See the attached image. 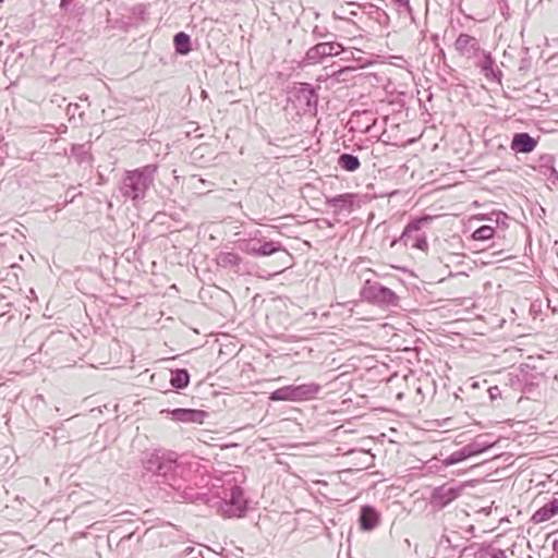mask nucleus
<instances>
[{
    "instance_id": "nucleus-1",
    "label": "nucleus",
    "mask_w": 558,
    "mask_h": 558,
    "mask_svg": "<svg viewBox=\"0 0 558 558\" xmlns=\"http://www.w3.org/2000/svg\"><path fill=\"white\" fill-rule=\"evenodd\" d=\"M142 465L146 472L161 478V482L172 489H181L182 464L177 452L165 449L146 450L143 452Z\"/></svg>"
},
{
    "instance_id": "nucleus-2",
    "label": "nucleus",
    "mask_w": 558,
    "mask_h": 558,
    "mask_svg": "<svg viewBox=\"0 0 558 558\" xmlns=\"http://www.w3.org/2000/svg\"><path fill=\"white\" fill-rule=\"evenodd\" d=\"M157 169L156 165H146L125 171L119 184L121 195L133 203L144 199L147 191L154 185Z\"/></svg>"
},
{
    "instance_id": "nucleus-3",
    "label": "nucleus",
    "mask_w": 558,
    "mask_h": 558,
    "mask_svg": "<svg viewBox=\"0 0 558 558\" xmlns=\"http://www.w3.org/2000/svg\"><path fill=\"white\" fill-rule=\"evenodd\" d=\"M432 220L433 217L429 215H424L412 219L404 227L399 241L402 242L405 246L410 245L413 248L426 252L428 250V243L426 234L422 232V228L428 225ZM397 242L398 240H393L391 242V246H393Z\"/></svg>"
},
{
    "instance_id": "nucleus-4",
    "label": "nucleus",
    "mask_w": 558,
    "mask_h": 558,
    "mask_svg": "<svg viewBox=\"0 0 558 558\" xmlns=\"http://www.w3.org/2000/svg\"><path fill=\"white\" fill-rule=\"evenodd\" d=\"M360 294L364 301L380 307L398 306L399 304V296L396 292L377 281L366 280Z\"/></svg>"
},
{
    "instance_id": "nucleus-5",
    "label": "nucleus",
    "mask_w": 558,
    "mask_h": 558,
    "mask_svg": "<svg viewBox=\"0 0 558 558\" xmlns=\"http://www.w3.org/2000/svg\"><path fill=\"white\" fill-rule=\"evenodd\" d=\"M345 50L341 43L336 40H323L310 47L301 63L304 66L323 63L328 57H336Z\"/></svg>"
},
{
    "instance_id": "nucleus-6",
    "label": "nucleus",
    "mask_w": 558,
    "mask_h": 558,
    "mask_svg": "<svg viewBox=\"0 0 558 558\" xmlns=\"http://www.w3.org/2000/svg\"><path fill=\"white\" fill-rule=\"evenodd\" d=\"M469 485V482L458 483L450 481L444 485L437 486L432 490L429 504L433 508L444 509L459 498L462 490Z\"/></svg>"
},
{
    "instance_id": "nucleus-7",
    "label": "nucleus",
    "mask_w": 558,
    "mask_h": 558,
    "mask_svg": "<svg viewBox=\"0 0 558 558\" xmlns=\"http://www.w3.org/2000/svg\"><path fill=\"white\" fill-rule=\"evenodd\" d=\"M247 510V499L244 490L238 485L230 488L228 498L220 502V511L227 518H241L245 515Z\"/></svg>"
},
{
    "instance_id": "nucleus-8",
    "label": "nucleus",
    "mask_w": 558,
    "mask_h": 558,
    "mask_svg": "<svg viewBox=\"0 0 558 558\" xmlns=\"http://www.w3.org/2000/svg\"><path fill=\"white\" fill-rule=\"evenodd\" d=\"M238 247L243 253L256 256H270L278 252H283L287 256L289 253L281 245L280 242L275 241H262L259 239H247L238 242Z\"/></svg>"
},
{
    "instance_id": "nucleus-9",
    "label": "nucleus",
    "mask_w": 558,
    "mask_h": 558,
    "mask_svg": "<svg viewBox=\"0 0 558 558\" xmlns=\"http://www.w3.org/2000/svg\"><path fill=\"white\" fill-rule=\"evenodd\" d=\"M318 87H314L310 83L301 82L295 83L293 86L291 94L294 97V100L296 101L298 106L304 111V112H315L317 110L318 105Z\"/></svg>"
},
{
    "instance_id": "nucleus-10",
    "label": "nucleus",
    "mask_w": 558,
    "mask_h": 558,
    "mask_svg": "<svg viewBox=\"0 0 558 558\" xmlns=\"http://www.w3.org/2000/svg\"><path fill=\"white\" fill-rule=\"evenodd\" d=\"M160 413H166L173 422L184 424H203L208 417V412L199 409H165Z\"/></svg>"
},
{
    "instance_id": "nucleus-11",
    "label": "nucleus",
    "mask_w": 558,
    "mask_h": 558,
    "mask_svg": "<svg viewBox=\"0 0 558 558\" xmlns=\"http://www.w3.org/2000/svg\"><path fill=\"white\" fill-rule=\"evenodd\" d=\"M326 205L333 209L335 215L351 214L360 207V196L355 193H343L326 198Z\"/></svg>"
},
{
    "instance_id": "nucleus-12",
    "label": "nucleus",
    "mask_w": 558,
    "mask_h": 558,
    "mask_svg": "<svg viewBox=\"0 0 558 558\" xmlns=\"http://www.w3.org/2000/svg\"><path fill=\"white\" fill-rule=\"evenodd\" d=\"M454 49L463 57L473 59L480 57L484 51L481 48L480 41L469 34H460L454 41Z\"/></svg>"
},
{
    "instance_id": "nucleus-13",
    "label": "nucleus",
    "mask_w": 558,
    "mask_h": 558,
    "mask_svg": "<svg viewBox=\"0 0 558 558\" xmlns=\"http://www.w3.org/2000/svg\"><path fill=\"white\" fill-rule=\"evenodd\" d=\"M481 54L482 58L475 63V65L480 69L481 73L488 82L500 84L502 72L497 66L496 61L492 57L490 52L483 51Z\"/></svg>"
},
{
    "instance_id": "nucleus-14",
    "label": "nucleus",
    "mask_w": 558,
    "mask_h": 558,
    "mask_svg": "<svg viewBox=\"0 0 558 558\" xmlns=\"http://www.w3.org/2000/svg\"><path fill=\"white\" fill-rule=\"evenodd\" d=\"M534 170L546 177L553 186H558V171L555 168V157L551 154H543L538 157Z\"/></svg>"
},
{
    "instance_id": "nucleus-15",
    "label": "nucleus",
    "mask_w": 558,
    "mask_h": 558,
    "mask_svg": "<svg viewBox=\"0 0 558 558\" xmlns=\"http://www.w3.org/2000/svg\"><path fill=\"white\" fill-rule=\"evenodd\" d=\"M538 140L539 137H533L527 132L514 133L510 148L514 154H530L536 148Z\"/></svg>"
},
{
    "instance_id": "nucleus-16",
    "label": "nucleus",
    "mask_w": 558,
    "mask_h": 558,
    "mask_svg": "<svg viewBox=\"0 0 558 558\" xmlns=\"http://www.w3.org/2000/svg\"><path fill=\"white\" fill-rule=\"evenodd\" d=\"M376 122L377 118L375 117L374 112L369 110L356 112L351 119V123L354 125L353 128L362 133H371L372 130L376 126Z\"/></svg>"
},
{
    "instance_id": "nucleus-17",
    "label": "nucleus",
    "mask_w": 558,
    "mask_h": 558,
    "mask_svg": "<svg viewBox=\"0 0 558 558\" xmlns=\"http://www.w3.org/2000/svg\"><path fill=\"white\" fill-rule=\"evenodd\" d=\"M380 515L378 511L369 505H365L360 510L359 523L363 531H373L379 523Z\"/></svg>"
},
{
    "instance_id": "nucleus-18",
    "label": "nucleus",
    "mask_w": 558,
    "mask_h": 558,
    "mask_svg": "<svg viewBox=\"0 0 558 558\" xmlns=\"http://www.w3.org/2000/svg\"><path fill=\"white\" fill-rule=\"evenodd\" d=\"M447 549H451L453 551V554L451 555L452 558L456 557L457 554L459 557H461L463 555L470 556V555L476 554L474 551L473 545L461 547L460 545L453 544L452 538L450 536L445 535L439 541V544L437 547V554L440 555L442 551H445Z\"/></svg>"
},
{
    "instance_id": "nucleus-19",
    "label": "nucleus",
    "mask_w": 558,
    "mask_h": 558,
    "mask_svg": "<svg viewBox=\"0 0 558 558\" xmlns=\"http://www.w3.org/2000/svg\"><path fill=\"white\" fill-rule=\"evenodd\" d=\"M557 514L558 499L553 498L533 513L531 521L535 524H538L550 520Z\"/></svg>"
},
{
    "instance_id": "nucleus-20",
    "label": "nucleus",
    "mask_w": 558,
    "mask_h": 558,
    "mask_svg": "<svg viewBox=\"0 0 558 558\" xmlns=\"http://www.w3.org/2000/svg\"><path fill=\"white\" fill-rule=\"evenodd\" d=\"M242 263V257L234 252H219L216 256L218 267L232 269L235 272L240 271Z\"/></svg>"
},
{
    "instance_id": "nucleus-21",
    "label": "nucleus",
    "mask_w": 558,
    "mask_h": 558,
    "mask_svg": "<svg viewBox=\"0 0 558 558\" xmlns=\"http://www.w3.org/2000/svg\"><path fill=\"white\" fill-rule=\"evenodd\" d=\"M298 401H307L315 398L322 390V386L316 383L294 385Z\"/></svg>"
},
{
    "instance_id": "nucleus-22",
    "label": "nucleus",
    "mask_w": 558,
    "mask_h": 558,
    "mask_svg": "<svg viewBox=\"0 0 558 558\" xmlns=\"http://www.w3.org/2000/svg\"><path fill=\"white\" fill-rule=\"evenodd\" d=\"M270 401H289V402H299L294 385H288L280 387L269 395Z\"/></svg>"
},
{
    "instance_id": "nucleus-23",
    "label": "nucleus",
    "mask_w": 558,
    "mask_h": 558,
    "mask_svg": "<svg viewBox=\"0 0 558 558\" xmlns=\"http://www.w3.org/2000/svg\"><path fill=\"white\" fill-rule=\"evenodd\" d=\"M174 50L178 54L186 56L192 51L191 37L185 32H179L173 37Z\"/></svg>"
},
{
    "instance_id": "nucleus-24",
    "label": "nucleus",
    "mask_w": 558,
    "mask_h": 558,
    "mask_svg": "<svg viewBox=\"0 0 558 558\" xmlns=\"http://www.w3.org/2000/svg\"><path fill=\"white\" fill-rule=\"evenodd\" d=\"M190 373L185 368L171 371L170 384L175 389H184L190 384Z\"/></svg>"
},
{
    "instance_id": "nucleus-25",
    "label": "nucleus",
    "mask_w": 558,
    "mask_h": 558,
    "mask_svg": "<svg viewBox=\"0 0 558 558\" xmlns=\"http://www.w3.org/2000/svg\"><path fill=\"white\" fill-rule=\"evenodd\" d=\"M337 163L342 170L348 172H354L361 166L359 157L349 153L339 155Z\"/></svg>"
},
{
    "instance_id": "nucleus-26",
    "label": "nucleus",
    "mask_w": 558,
    "mask_h": 558,
    "mask_svg": "<svg viewBox=\"0 0 558 558\" xmlns=\"http://www.w3.org/2000/svg\"><path fill=\"white\" fill-rule=\"evenodd\" d=\"M492 447H493L492 442H487V441H484L481 439H475L474 441L463 446L468 458L478 456V454L487 451Z\"/></svg>"
},
{
    "instance_id": "nucleus-27",
    "label": "nucleus",
    "mask_w": 558,
    "mask_h": 558,
    "mask_svg": "<svg viewBox=\"0 0 558 558\" xmlns=\"http://www.w3.org/2000/svg\"><path fill=\"white\" fill-rule=\"evenodd\" d=\"M181 497L183 500L192 504H207L209 501V497L206 493L197 492L194 488H184Z\"/></svg>"
},
{
    "instance_id": "nucleus-28",
    "label": "nucleus",
    "mask_w": 558,
    "mask_h": 558,
    "mask_svg": "<svg viewBox=\"0 0 558 558\" xmlns=\"http://www.w3.org/2000/svg\"><path fill=\"white\" fill-rule=\"evenodd\" d=\"M466 459H469V458L466 456L464 448L462 447L461 449L453 451L451 454H449L444 460H440V463H441L442 468H447V466L460 463Z\"/></svg>"
},
{
    "instance_id": "nucleus-29",
    "label": "nucleus",
    "mask_w": 558,
    "mask_h": 558,
    "mask_svg": "<svg viewBox=\"0 0 558 558\" xmlns=\"http://www.w3.org/2000/svg\"><path fill=\"white\" fill-rule=\"evenodd\" d=\"M495 234V229L492 226H481L480 228L475 229L471 235V238L475 241H487L492 239Z\"/></svg>"
},
{
    "instance_id": "nucleus-30",
    "label": "nucleus",
    "mask_w": 558,
    "mask_h": 558,
    "mask_svg": "<svg viewBox=\"0 0 558 558\" xmlns=\"http://www.w3.org/2000/svg\"><path fill=\"white\" fill-rule=\"evenodd\" d=\"M355 68H352V66H345V68H342L338 71H335L332 74H331V77L333 80H336L337 82H345L348 81V75L354 71Z\"/></svg>"
},
{
    "instance_id": "nucleus-31",
    "label": "nucleus",
    "mask_w": 558,
    "mask_h": 558,
    "mask_svg": "<svg viewBox=\"0 0 558 558\" xmlns=\"http://www.w3.org/2000/svg\"><path fill=\"white\" fill-rule=\"evenodd\" d=\"M330 34L328 32L327 28L325 27H319V26H314V28L312 29V37L314 40H320V39H325L327 37H329ZM331 37H335L333 35H331Z\"/></svg>"
},
{
    "instance_id": "nucleus-32",
    "label": "nucleus",
    "mask_w": 558,
    "mask_h": 558,
    "mask_svg": "<svg viewBox=\"0 0 558 558\" xmlns=\"http://www.w3.org/2000/svg\"><path fill=\"white\" fill-rule=\"evenodd\" d=\"M488 396L492 401L501 397V390L498 386H493L488 388Z\"/></svg>"
},
{
    "instance_id": "nucleus-33",
    "label": "nucleus",
    "mask_w": 558,
    "mask_h": 558,
    "mask_svg": "<svg viewBox=\"0 0 558 558\" xmlns=\"http://www.w3.org/2000/svg\"><path fill=\"white\" fill-rule=\"evenodd\" d=\"M198 549L195 548V547H192V546H187L186 548H184L181 554H180V558H187L189 556L195 554Z\"/></svg>"
},
{
    "instance_id": "nucleus-34",
    "label": "nucleus",
    "mask_w": 558,
    "mask_h": 558,
    "mask_svg": "<svg viewBox=\"0 0 558 558\" xmlns=\"http://www.w3.org/2000/svg\"><path fill=\"white\" fill-rule=\"evenodd\" d=\"M7 298L3 294H0V315H3L7 313L5 308L10 306L9 302H5Z\"/></svg>"
},
{
    "instance_id": "nucleus-35",
    "label": "nucleus",
    "mask_w": 558,
    "mask_h": 558,
    "mask_svg": "<svg viewBox=\"0 0 558 558\" xmlns=\"http://www.w3.org/2000/svg\"><path fill=\"white\" fill-rule=\"evenodd\" d=\"M507 219H508V216L505 213L496 214V222H497V225L501 223L502 226L507 227V225L505 222Z\"/></svg>"
},
{
    "instance_id": "nucleus-36",
    "label": "nucleus",
    "mask_w": 558,
    "mask_h": 558,
    "mask_svg": "<svg viewBox=\"0 0 558 558\" xmlns=\"http://www.w3.org/2000/svg\"><path fill=\"white\" fill-rule=\"evenodd\" d=\"M399 8L410 9L409 0H393Z\"/></svg>"
},
{
    "instance_id": "nucleus-37",
    "label": "nucleus",
    "mask_w": 558,
    "mask_h": 558,
    "mask_svg": "<svg viewBox=\"0 0 558 558\" xmlns=\"http://www.w3.org/2000/svg\"><path fill=\"white\" fill-rule=\"evenodd\" d=\"M74 0H61L60 1V9L63 10V11H66L68 8L70 7V4L73 2Z\"/></svg>"
},
{
    "instance_id": "nucleus-38",
    "label": "nucleus",
    "mask_w": 558,
    "mask_h": 558,
    "mask_svg": "<svg viewBox=\"0 0 558 558\" xmlns=\"http://www.w3.org/2000/svg\"><path fill=\"white\" fill-rule=\"evenodd\" d=\"M494 558H506L505 551L498 549L497 553L493 556Z\"/></svg>"
},
{
    "instance_id": "nucleus-39",
    "label": "nucleus",
    "mask_w": 558,
    "mask_h": 558,
    "mask_svg": "<svg viewBox=\"0 0 558 558\" xmlns=\"http://www.w3.org/2000/svg\"><path fill=\"white\" fill-rule=\"evenodd\" d=\"M553 550L555 553V557L558 558V541L553 543Z\"/></svg>"
},
{
    "instance_id": "nucleus-40",
    "label": "nucleus",
    "mask_w": 558,
    "mask_h": 558,
    "mask_svg": "<svg viewBox=\"0 0 558 558\" xmlns=\"http://www.w3.org/2000/svg\"><path fill=\"white\" fill-rule=\"evenodd\" d=\"M532 384L525 385L523 388V392H530L531 391Z\"/></svg>"
},
{
    "instance_id": "nucleus-41",
    "label": "nucleus",
    "mask_w": 558,
    "mask_h": 558,
    "mask_svg": "<svg viewBox=\"0 0 558 558\" xmlns=\"http://www.w3.org/2000/svg\"><path fill=\"white\" fill-rule=\"evenodd\" d=\"M202 98H206L207 97V92L206 90H202V94H201Z\"/></svg>"
},
{
    "instance_id": "nucleus-42",
    "label": "nucleus",
    "mask_w": 558,
    "mask_h": 558,
    "mask_svg": "<svg viewBox=\"0 0 558 558\" xmlns=\"http://www.w3.org/2000/svg\"><path fill=\"white\" fill-rule=\"evenodd\" d=\"M524 62H525V60H522V64L520 66V70H522V69H524L526 66V63H524Z\"/></svg>"
}]
</instances>
